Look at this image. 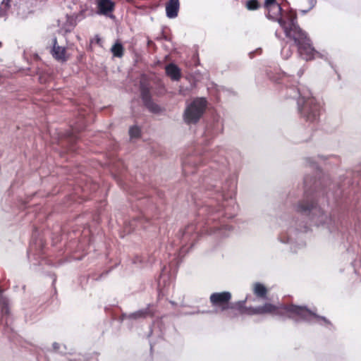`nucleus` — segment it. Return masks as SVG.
Listing matches in <instances>:
<instances>
[{
    "mask_svg": "<svg viewBox=\"0 0 361 361\" xmlns=\"http://www.w3.org/2000/svg\"><path fill=\"white\" fill-rule=\"evenodd\" d=\"M232 295L228 291L216 292L211 294L209 301L212 307L218 308L221 312L227 311L229 317H236L239 315L271 314L280 317L298 318L309 321L312 317L326 321L325 317H319L304 306L293 304L279 305L266 302L262 305L252 307H246V300L231 302Z\"/></svg>",
    "mask_w": 361,
    "mask_h": 361,
    "instance_id": "nucleus-1",
    "label": "nucleus"
},
{
    "mask_svg": "<svg viewBox=\"0 0 361 361\" xmlns=\"http://www.w3.org/2000/svg\"><path fill=\"white\" fill-rule=\"evenodd\" d=\"M264 7L267 18L277 22L285 35L298 25L296 11L292 8L283 10L276 0H265Z\"/></svg>",
    "mask_w": 361,
    "mask_h": 361,
    "instance_id": "nucleus-2",
    "label": "nucleus"
},
{
    "mask_svg": "<svg viewBox=\"0 0 361 361\" xmlns=\"http://www.w3.org/2000/svg\"><path fill=\"white\" fill-rule=\"evenodd\" d=\"M297 91L299 94L297 103L301 117L307 122L317 121L322 109L320 103L312 95L310 91L304 87H297Z\"/></svg>",
    "mask_w": 361,
    "mask_h": 361,
    "instance_id": "nucleus-3",
    "label": "nucleus"
},
{
    "mask_svg": "<svg viewBox=\"0 0 361 361\" xmlns=\"http://www.w3.org/2000/svg\"><path fill=\"white\" fill-rule=\"evenodd\" d=\"M286 37L293 40L298 48L300 56L305 61H312L316 57H320V54L313 47L312 42L307 32L299 25H296Z\"/></svg>",
    "mask_w": 361,
    "mask_h": 361,
    "instance_id": "nucleus-4",
    "label": "nucleus"
},
{
    "mask_svg": "<svg viewBox=\"0 0 361 361\" xmlns=\"http://www.w3.org/2000/svg\"><path fill=\"white\" fill-rule=\"evenodd\" d=\"M207 107L206 99L200 97L195 99L188 104L184 111L183 118L188 124L197 123L203 116Z\"/></svg>",
    "mask_w": 361,
    "mask_h": 361,
    "instance_id": "nucleus-5",
    "label": "nucleus"
},
{
    "mask_svg": "<svg viewBox=\"0 0 361 361\" xmlns=\"http://www.w3.org/2000/svg\"><path fill=\"white\" fill-rule=\"evenodd\" d=\"M319 192L314 190L312 192L306 190L305 192V198L300 202L297 206V211L301 213H308L313 209H317V204L315 200V196Z\"/></svg>",
    "mask_w": 361,
    "mask_h": 361,
    "instance_id": "nucleus-6",
    "label": "nucleus"
},
{
    "mask_svg": "<svg viewBox=\"0 0 361 361\" xmlns=\"http://www.w3.org/2000/svg\"><path fill=\"white\" fill-rule=\"evenodd\" d=\"M140 92L144 105L151 112L158 113L160 111V107L152 101L149 88L147 85L141 84Z\"/></svg>",
    "mask_w": 361,
    "mask_h": 361,
    "instance_id": "nucleus-7",
    "label": "nucleus"
},
{
    "mask_svg": "<svg viewBox=\"0 0 361 361\" xmlns=\"http://www.w3.org/2000/svg\"><path fill=\"white\" fill-rule=\"evenodd\" d=\"M97 13L112 18L116 4L112 0H96Z\"/></svg>",
    "mask_w": 361,
    "mask_h": 361,
    "instance_id": "nucleus-8",
    "label": "nucleus"
},
{
    "mask_svg": "<svg viewBox=\"0 0 361 361\" xmlns=\"http://www.w3.org/2000/svg\"><path fill=\"white\" fill-rule=\"evenodd\" d=\"M51 52L53 57L58 61L66 62L69 59L66 53V49L58 45L57 39L56 37L53 39V47Z\"/></svg>",
    "mask_w": 361,
    "mask_h": 361,
    "instance_id": "nucleus-9",
    "label": "nucleus"
},
{
    "mask_svg": "<svg viewBox=\"0 0 361 361\" xmlns=\"http://www.w3.org/2000/svg\"><path fill=\"white\" fill-rule=\"evenodd\" d=\"M80 122L81 123V124L80 125V126H74L72 128V130L71 132L68 133L67 134V142L69 144V147L68 148V150L69 151H75V147H74V145L76 143L77 140H78V136H77V133H78L80 131H81L82 130H83L84 127H85V122H84V119L83 118H81L80 120Z\"/></svg>",
    "mask_w": 361,
    "mask_h": 361,
    "instance_id": "nucleus-10",
    "label": "nucleus"
},
{
    "mask_svg": "<svg viewBox=\"0 0 361 361\" xmlns=\"http://www.w3.org/2000/svg\"><path fill=\"white\" fill-rule=\"evenodd\" d=\"M156 309L152 305H148L146 308L139 310L129 314L128 318L133 319L153 317L155 315Z\"/></svg>",
    "mask_w": 361,
    "mask_h": 361,
    "instance_id": "nucleus-11",
    "label": "nucleus"
},
{
    "mask_svg": "<svg viewBox=\"0 0 361 361\" xmlns=\"http://www.w3.org/2000/svg\"><path fill=\"white\" fill-rule=\"evenodd\" d=\"M269 78L271 80L277 82L285 84L286 86H295V84L292 83L293 77L287 75L283 72L276 73V75H269Z\"/></svg>",
    "mask_w": 361,
    "mask_h": 361,
    "instance_id": "nucleus-12",
    "label": "nucleus"
},
{
    "mask_svg": "<svg viewBox=\"0 0 361 361\" xmlns=\"http://www.w3.org/2000/svg\"><path fill=\"white\" fill-rule=\"evenodd\" d=\"M179 7V0H169L166 5V16L170 18H176L178 16Z\"/></svg>",
    "mask_w": 361,
    "mask_h": 361,
    "instance_id": "nucleus-13",
    "label": "nucleus"
},
{
    "mask_svg": "<svg viewBox=\"0 0 361 361\" xmlns=\"http://www.w3.org/2000/svg\"><path fill=\"white\" fill-rule=\"evenodd\" d=\"M165 71L167 76L172 80L178 81L181 78L180 69L174 63L168 64L165 68Z\"/></svg>",
    "mask_w": 361,
    "mask_h": 361,
    "instance_id": "nucleus-14",
    "label": "nucleus"
},
{
    "mask_svg": "<svg viewBox=\"0 0 361 361\" xmlns=\"http://www.w3.org/2000/svg\"><path fill=\"white\" fill-rule=\"evenodd\" d=\"M198 231L197 225L195 224H188L182 233L183 238L190 240L195 239L197 236Z\"/></svg>",
    "mask_w": 361,
    "mask_h": 361,
    "instance_id": "nucleus-15",
    "label": "nucleus"
},
{
    "mask_svg": "<svg viewBox=\"0 0 361 361\" xmlns=\"http://www.w3.org/2000/svg\"><path fill=\"white\" fill-rule=\"evenodd\" d=\"M252 291L255 295L259 298L266 299L268 289L262 283L256 282L253 284Z\"/></svg>",
    "mask_w": 361,
    "mask_h": 361,
    "instance_id": "nucleus-16",
    "label": "nucleus"
},
{
    "mask_svg": "<svg viewBox=\"0 0 361 361\" xmlns=\"http://www.w3.org/2000/svg\"><path fill=\"white\" fill-rule=\"evenodd\" d=\"M111 51L114 56L121 58L124 55V47L119 42H116L111 47Z\"/></svg>",
    "mask_w": 361,
    "mask_h": 361,
    "instance_id": "nucleus-17",
    "label": "nucleus"
},
{
    "mask_svg": "<svg viewBox=\"0 0 361 361\" xmlns=\"http://www.w3.org/2000/svg\"><path fill=\"white\" fill-rule=\"evenodd\" d=\"M245 7L247 10L255 11L260 8V4L258 0H248L246 2Z\"/></svg>",
    "mask_w": 361,
    "mask_h": 361,
    "instance_id": "nucleus-18",
    "label": "nucleus"
},
{
    "mask_svg": "<svg viewBox=\"0 0 361 361\" xmlns=\"http://www.w3.org/2000/svg\"><path fill=\"white\" fill-rule=\"evenodd\" d=\"M0 307L1 309V312L6 314H8V300L6 298L2 295L0 296Z\"/></svg>",
    "mask_w": 361,
    "mask_h": 361,
    "instance_id": "nucleus-19",
    "label": "nucleus"
},
{
    "mask_svg": "<svg viewBox=\"0 0 361 361\" xmlns=\"http://www.w3.org/2000/svg\"><path fill=\"white\" fill-rule=\"evenodd\" d=\"M129 135L132 138H137L140 137L141 130L140 128L136 126H132L129 129Z\"/></svg>",
    "mask_w": 361,
    "mask_h": 361,
    "instance_id": "nucleus-20",
    "label": "nucleus"
},
{
    "mask_svg": "<svg viewBox=\"0 0 361 361\" xmlns=\"http://www.w3.org/2000/svg\"><path fill=\"white\" fill-rule=\"evenodd\" d=\"M292 54L293 52L290 48L286 49L285 47H283L281 50V54L285 59H289Z\"/></svg>",
    "mask_w": 361,
    "mask_h": 361,
    "instance_id": "nucleus-21",
    "label": "nucleus"
},
{
    "mask_svg": "<svg viewBox=\"0 0 361 361\" xmlns=\"http://www.w3.org/2000/svg\"><path fill=\"white\" fill-rule=\"evenodd\" d=\"M91 44H96L99 47H102V38L98 35H95L94 39H91Z\"/></svg>",
    "mask_w": 361,
    "mask_h": 361,
    "instance_id": "nucleus-22",
    "label": "nucleus"
},
{
    "mask_svg": "<svg viewBox=\"0 0 361 361\" xmlns=\"http://www.w3.org/2000/svg\"><path fill=\"white\" fill-rule=\"evenodd\" d=\"M11 0H3L2 1V5L4 6L5 8H4L5 11H6V13L7 12V11L11 7Z\"/></svg>",
    "mask_w": 361,
    "mask_h": 361,
    "instance_id": "nucleus-23",
    "label": "nucleus"
},
{
    "mask_svg": "<svg viewBox=\"0 0 361 361\" xmlns=\"http://www.w3.org/2000/svg\"><path fill=\"white\" fill-rule=\"evenodd\" d=\"M188 165L185 162H184L183 165V170L184 173H193L194 172V171H189L188 170Z\"/></svg>",
    "mask_w": 361,
    "mask_h": 361,
    "instance_id": "nucleus-24",
    "label": "nucleus"
},
{
    "mask_svg": "<svg viewBox=\"0 0 361 361\" xmlns=\"http://www.w3.org/2000/svg\"><path fill=\"white\" fill-rule=\"evenodd\" d=\"M316 3H317V0H309V4H310V8L314 7V5L316 4Z\"/></svg>",
    "mask_w": 361,
    "mask_h": 361,
    "instance_id": "nucleus-25",
    "label": "nucleus"
},
{
    "mask_svg": "<svg viewBox=\"0 0 361 361\" xmlns=\"http://www.w3.org/2000/svg\"><path fill=\"white\" fill-rule=\"evenodd\" d=\"M4 16H6V11L2 7H0V18Z\"/></svg>",
    "mask_w": 361,
    "mask_h": 361,
    "instance_id": "nucleus-26",
    "label": "nucleus"
},
{
    "mask_svg": "<svg viewBox=\"0 0 361 361\" xmlns=\"http://www.w3.org/2000/svg\"><path fill=\"white\" fill-rule=\"evenodd\" d=\"M307 183H308V177H306L305 178V185L307 186Z\"/></svg>",
    "mask_w": 361,
    "mask_h": 361,
    "instance_id": "nucleus-27",
    "label": "nucleus"
},
{
    "mask_svg": "<svg viewBox=\"0 0 361 361\" xmlns=\"http://www.w3.org/2000/svg\"><path fill=\"white\" fill-rule=\"evenodd\" d=\"M2 47V43L0 42V48Z\"/></svg>",
    "mask_w": 361,
    "mask_h": 361,
    "instance_id": "nucleus-28",
    "label": "nucleus"
}]
</instances>
